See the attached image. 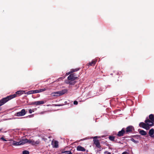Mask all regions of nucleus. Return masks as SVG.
I'll return each mask as SVG.
<instances>
[{"label":"nucleus","mask_w":154,"mask_h":154,"mask_svg":"<svg viewBox=\"0 0 154 154\" xmlns=\"http://www.w3.org/2000/svg\"><path fill=\"white\" fill-rule=\"evenodd\" d=\"M74 105H76L78 104V102L76 101H75L74 102Z\"/></svg>","instance_id":"30"},{"label":"nucleus","mask_w":154,"mask_h":154,"mask_svg":"<svg viewBox=\"0 0 154 154\" xmlns=\"http://www.w3.org/2000/svg\"><path fill=\"white\" fill-rule=\"evenodd\" d=\"M134 129L133 127L131 126H128L126 128V132L128 133L131 132Z\"/></svg>","instance_id":"10"},{"label":"nucleus","mask_w":154,"mask_h":154,"mask_svg":"<svg viewBox=\"0 0 154 154\" xmlns=\"http://www.w3.org/2000/svg\"><path fill=\"white\" fill-rule=\"evenodd\" d=\"M139 133L142 135L145 136L146 134V132L143 130H140L139 131Z\"/></svg>","instance_id":"16"},{"label":"nucleus","mask_w":154,"mask_h":154,"mask_svg":"<svg viewBox=\"0 0 154 154\" xmlns=\"http://www.w3.org/2000/svg\"><path fill=\"white\" fill-rule=\"evenodd\" d=\"M0 139L3 140V141H7V140L6 139H5L3 137H2L0 138Z\"/></svg>","instance_id":"29"},{"label":"nucleus","mask_w":154,"mask_h":154,"mask_svg":"<svg viewBox=\"0 0 154 154\" xmlns=\"http://www.w3.org/2000/svg\"><path fill=\"white\" fill-rule=\"evenodd\" d=\"M58 142L56 140H52L51 142V145L54 148H57L58 146Z\"/></svg>","instance_id":"7"},{"label":"nucleus","mask_w":154,"mask_h":154,"mask_svg":"<svg viewBox=\"0 0 154 154\" xmlns=\"http://www.w3.org/2000/svg\"><path fill=\"white\" fill-rule=\"evenodd\" d=\"M154 133V129L153 128H152L150 129L149 132V135L150 136H152V135H153Z\"/></svg>","instance_id":"15"},{"label":"nucleus","mask_w":154,"mask_h":154,"mask_svg":"<svg viewBox=\"0 0 154 154\" xmlns=\"http://www.w3.org/2000/svg\"><path fill=\"white\" fill-rule=\"evenodd\" d=\"M97 61V59H94L93 60L91 61V62L87 63V66H94L95 65Z\"/></svg>","instance_id":"6"},{"label":"nucleus","mask_w":154,"mask_h":154,"mask_svg":"<svg viewBox=\"0 0 154 154\" xmlns=\"http://www.w3.org/2000/svg\"><path fill=\"white\" fill-rule=\"evenodd\" d=\"M16 96L17 95L16 94H14L3 98L0 100V106L4 104L9 100L16 97Z\"/></svg>","instance_id":"3"},{"label":"nucleus","mask_w":154,"mask_h":154,"mask_svg":"<svg viewBox=\"0 0 154 154\" xmlns=\"http://www.w3.org/2000/svg\"><path fill=\"white\" fill-rule=\"evenodd\" d=\"M27 139H26L20 140V144L21 145H23L26 143H27Z\"/></svg>","instance_id":"13"},{"label":"nucleus","mask_w":154,"mask_h":154,"mask_svg":"<svg viewBox=\"0 0 154 154\" xmlns=\"http://www.w3.org/2000/svg\"><path fill=\"white\" fill-rule=\"evenodd\" d=\"M94 143L96 145V146L100 148V142L99 140H94Z\"/></svg>","instance_id":"11"},{"label":"nucleus","mask_w":154,"mask_h":154,"mask_svg":"<svg viewBox=\"0 0 154 154\" xmlns=\"http://www.w3.org/2000/svg\"><path fill=\"white\" fill-rule=\"evenodd\" d=\"M33 112V111L31 109H30L29 110V113H32Z\"/></svg>","instance_id":"32"},{"label":"nucleus","mask_w":154,"mask_h":154,"mask_svg":"<svg viewBox=\"0 0 154 154\" xmlns=\"http://www.w3.org/2000/svg\"><path fill=\"white\" fill-rule=\"evenodd\" d=\"M46 90V89L45 88H42V89H39V92L40 93V92H41L45 91V90Z\"/></svg>","instance_id":"25"},{"label":"nucleus","mask_w":154,"mask_h":154,"mask_svg":"<svg viewBox=\"0 0 154 154\" xmlns=\"http://www.w3.org/2000/svg\"><path fill=\"white\" fill-rule=\"evenodd\" d=\"M13 144L14 146H19L21 145L20 141L19 142H16L14 140L13 141Z\"/></svg>","instance_id":"17"},{"label":"nucleus","mask_w":154,"mask_h":154,"mask_svg":"<svg viewBox=\"0 0 154 154\" xmlns=\"http://www.w3.org/2000/svg\"><path fill=\"white\" fill-rule=\"evenodd\" d=\"M151 137H152V138H154V135H152V136H150Z\"/></svg>","instance_id":"37"},{"label":"nucleus","mask_w":154,"mask_h":154,"mask_svg":"<svg viewBox=\"0 0 154 154\" xmlns=\"http://www.w3.org/2000/svg\"><path fill=\"white\" fill-rule=\"evenodd\" d=\"M28 116L29 117H32L33 116V115H30L29 116Z\"/></svg>","instance_id":"34"},{"label":"nucleus","mask_w":154,"mask_h":154,"mask_svg":"<svg viewBox=\"0 0 154 154\" xmlns=\"http://www.w3.org/2000/svg\"><path fill=\"white\" fill-rule=\"evenodd\" d=\"M70 81V80H68L66 81L65 82H66V83L67 84H69Z\"/></svg>","instance_id":"31"},{"label":"nucleus","mask_w":154,"mask_h":154,"mask_svg":"<svg viewBox=\"0 0 154 154\" xmlns=\"http://www.w3.org/2000/svg\"><path fill=\"white\" fill-rule=\"evenodd\" d=\"M109 139L112 141H114V139L115 138V137L114 136H110L109 137Z\"/></svg>","instance_id":"20"},{"label":"nucleus","mask_w":154,"mask_h":154,"mask_svg":"<svg viewBox=\"0 0 154 154\" xmlns=\"http://www.w3.org/2000/svg\"><path fill=\"white\" fill-rule=\"evenodd\" d=\"M62 105H60V104H58V105H55V106H61Z\"/></svg>","instance_id":"36"},{"label":"nucleus","mask_w":154,"mask_h":154,"mask_svg":"<svg viewBox=\"0 0 154 154\" xmlns=\"http://www.w3.org/2000/svg\"><path fill=\"white\" fill-rule=\"evenodd\" d=\"M40 141L39 140H37L36 141H34L35 145L36 144H39Z\"/></svg>","instance_id":"27"},{"label":"nucleus","mask_w":154,"mask_h":154,"mask_svg":"<svg viewBox=\"0 0 154 154\" xmlns=\"http://www.w3.org/2000/svg\"><path fill=\"white\" fill-rule=\"evenodd\" d=\"M149 118L152 122H154V115L152 114L150 115L149 116Z\"/></svg>","instance_id":"14"},{"label":"nucleus","mask_w":154,"mask_h":154,"mask_svg":"<svg viewBox=\"0 0 154 154\" xmlns=\"http://www.w3.org/2000/svg\"><path fill=\"white\" fill-rule=\"evenodd\" d=\"M33 91L34 94L39 93V90H33Z\"/></svg>","instance_id":"26"},{"label":"nucleus","mask_w":154,"mask_h":154,"mask_svg":"<svg viewBox=\"0 0 154 154\" xmlns=\"http://www.w3.org/2000/svg\"><path fill=\"white\" fill-rule=\"evenodd\" d=\"M77 150L78 151H84L85 150V149L80 146H79L77 147Z\"/></svg>","instance_id":"12"},{"label":"nucleus","mask_w":154,"mask_h":154,"mask_svg":"<svg viewBox=\"0 0 154 154\" xmlns=\"http://www.w3.org/2000/svg\"><path fill=\"white\" fill-rule=\"evenodd\" d=\"M79 70V69L78 68H77L75 69H72L69 72H67L66 73V75H69L70 74L68 77V79L70 81H74L77 78V77H75L74 75V74H71L74 72H75L78 71Z\"/></svg>","instance_id":"2"},{"label":"nucleus","mask_w":154,"mask_h":154,"mask_svg":"<svg viewBox=\"0 0 154 154\" xmlns=\"http://www.w3.org/2000/svg\"><path fill=\"white\" fill-rule=\"evenodd\" d=\"M69 151H62L61 153H65V154H68V152H68Z\"/></svg>","instance_id":"28"},{"label":"nucleus","mask_w":154,"mask_h":154,"mask_svg":"<svg viewBox=\"0 0 154 154\" xmlns=\"http://www.w3.org/2000/svg\"><path fill=\"white\" fill-rule=\"evenodd\" d=\"M125 133V129L123 128L121 130V131H120L118 132V133L117 134V135L119 136H123Z\"/></svg>","instance_id":"8"},{"label":"nucleus","mask_w":154,"mask_h":154,"mask_svg":"<svg viewBox=\"0 0 154 154\" xmlns=\"http://www.w3.org/2000/svg\"><path fill=\"white\" fill-rule=\"evenodd\" d=\"M145 122V123L141 122L139 124V126L140 127L143 128L146 130H148L150 128V127L152 126L153 125L152 122L149 119H146Z\"/></svg>","instance_id":"1"},{"label":"nucleus","mask_w":154,"mask_h":154,"mask_svg":"<svg viewBox=\"0 0 154 154\" xmlns=\"http://www.w3.org/2000/svg\"><path fill=\"white\" fill-rule=\"evenodd\" d=\"M1 109L0 108V111H1Z\"/></svg>","instance_id":"41"},{"label":"nucleus","mask_w":154,"mask_h":154,"mask_svg":"<svg viewBox=\"0 0 154 154\" xmlns=\"http://www.w3.org/2000/svg\"><path fill=\"white\" fill-rule=\"evenodd\" d=\"M27 143L31 144L32 145H34L35 143L34 141L33 140H30L27 139Z\"/></svg>","instance_id":"18"},{"label":"nucleus","mask_w":154,"mask_h":154,"mask_svg":"<svg viewBox=\"0 0 154 154\" xmlns=\"http://www.w3.org/2000/svg\"><path fill=\"white\" fill-rule=\"evenodd\" d=\"M26 113L25 110L24 109H23L21 111L17 112L15 114V116L18 117L21 116H24Z\"/></svg>","instance_id":"5"},{"label":"nucleus","mask_w":154,"mask_h":154,"mask_svg":"<svg viewBox=\"0 0 154 154\" xmlns=\"http://www.w3.org/2000/svg\"><path fill=\"white\" fill-rule=\"evenodd\" d=\"M2 129H0V132L2 131Z\"/></svg>","instance_id":"40"},{"label":"nucleus","mask_w":154,"mask_h":154,"mask_svg":"<svg viewBox=\"0 0 154 154\" xmlns=\"http://www.w3.org/2000/svg\"><path fill=\"white\" fill-rule=\"evenodd\" d=\"M76 83V82L74 81H70L69 85H74Z\"/></svg>","instance_id":"21"},{"label":"nucleus","mask_w":154,"mask_h":154,"mask_svg":"<svg viewBox=\"0 0 154 154\" xmlns=\"http://www.w3.org/2000/svg\"><path fill=\"white\" fill-rule=\"evenodd\" d=\"M46 112V111H44L43 112H42L40 113L41 114H43L44 113H45Z\"/></svg>","instance_id":"35"},{"label":"nucleus","mask_w":154,"mask_h":154,"mask_svg":"<svg viewBox=\"0 0 154 154\" xmlns=\"http://www.w3.org/2000/svg\"><path fill=\"white\" fill-rule=\"evenodd\" d=\"M63 78H63V77H62L61 78V79H63ZM60 79H61V78H60Z\"/></svg>","instance_id":"38"},{"label":"nucleus","mask_w":154,"mask_h":154,"mask_svg":"<svg viewBox=\"0 0 154 154\" xmlns=\"http://www.w3.org/2000/svg\"><path fill=\"white\" fill-rule=\"evenodd\" d=\"M67 152H68V154H72L71 152L70 151H69Z\"/></svg>","instance_id":"33"},{"label":"nucleus","mask_w":154,"mask_h":154,"mask_svg":"<svg viewBox=\"0 0 154 154\" xmlns=\"http://www.w3.org/2000/svg\"><path fill=\"white\" fill-rule=\"evenodd\" d=\"M23 154H29V152L27 150H24L23 152Z\"/></svg>","instance_id":"23"},{"label":"nucleus","mask_w":154,"mask_h":154,"mask_svg":"<svg viewBox=\"0 0 154 154\" xmlns=\"http://www.w3.org/2000/svg\"><path fill=\"white\" fill-rule=\"evenodd\" d=\"M97 138V137L96 136L94 137V138Z\"/></svg>","instance_id":"39"},{"label":"nucleus","mask_w":154,"mask_h":154,"mask_svg":"<svg viewBox=\"0 0 154 154\" xmlns=\"http://www.w3.org/2000/svg\"><path fill=\"white\" fill-rule=\"evenodd\" d=\"M25 92L24 91H17L16 92V94L21 95L22 94H23L24 92Z\"/></svg>","instance_id":"19"},{"label":"nucleus","mask_w":154,"mask_h":154,"mask_svg":"<svg viewBox=\"0 0 154 154\" xmlns=\"http://www.w3.org/2000/svg\"><path fill=\"white\" fill-rule=\"evenodd\" d=\"M131 140L133 142H134V143H138L139 142L137 140H134V139H133V138H132L131 139Z\"/></svg>","instance_id":"24"},{"label":"nucleus","mask_w":154,"mask_h":154,"mask_svg":"<svg viewBox=\"0 0 154 154\" xmlns=\"http://www.w3.org/2000/svg\"><path fill=\"white\" fill-rule=\"evenodd\" d=\"M67 92V90L66 89H64L60 91L52 93V94L54 96H58L63 94Z\"/></svg>","instance_id":"4"},{"label":"nucleus","mask_w":154,"mask_h":154,"mask_svg":"<svg viewBox=\"0 0 154 154\" xmlns=\"http://www.w3.org/2000/svg\"><path fill=\"white\" fill-rule=\"evenodd\" d=\"M25 94H34L33 93V90L30 91H28V92H27V93H26Z\"/></svg>","instance_id":"22"},{"label":"nucleus","mask_w":154,"mask_h":154,"mask_svg":"<svg viewBox=\"0 0 154 154\" xmlns=\"http://www.w3.org/2000/svg\"><path fill=\"white\" fill-rule=\"evenodd\" d=\"M44 103V101H36L33 102L32 103V104L36 105H40L43 104Z\"/></svg>","instance_id":"9"}]
</instances>
